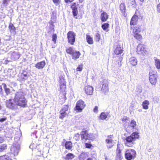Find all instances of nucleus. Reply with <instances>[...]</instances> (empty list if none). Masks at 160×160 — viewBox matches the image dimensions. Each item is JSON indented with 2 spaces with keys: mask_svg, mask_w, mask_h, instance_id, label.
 Returning a JSON list of instances; mask_svg holds the SVG:
<instances>
[{
  "mask_svg": "<svg viewBox=\"0 0 160 160\" xmlns=\"http://www.w3.org/2000/svg\"><path fill=\"white\" fill-rule=\"evenodd\" d=\"M89 128H83L79 134L78 133H76L74 137L75 140L77 141H81L82 143H84L86 148H90L93 147L91 142H86L87 140H91L92 139V134L88 133Z\"/></svg>",
  "mask_w": 160,
  "mask_h": 160,
  "instance_id": "nucleus-1",
  "label": "nucleus"
},
{
  "mask_svg": "<svg viewBox=\"0 0 160 160\" xmlns=\"http://www.w3.org/2000/svg\"><path fill=\"white\" fill-rule=\"evenodd\" d=\"M13 101L18 106L22 107H25L27 106V101L22 92H18L15 93Z\"/></svg>",
  "mask_w": 160,
  "mask_h": 160,
  "instance_id": "nucleus-2",
  "label": "nucleus"
},
{
  "mask_svg": "<svg viewBox=\"0 0 160 160\" xmlns=\"http://www.w3.org/2000/svg\"><path fill=\"white\" fill-rule=\"evenodd\" d=\"M139 133L136 132H132L131 135L126 137L125 139L124 144L126 146L128 147H133L135 143L134 141L139 138Z\"/></svg>",
  "mask_w": 160,
  "mask_h": 160,
  "instance_id": "nucleus-3",
  "label": "nucleus"
},
{
  "mask_svg": "<svg viewBox=\"0 0 160 160\" xmlns=\"http://www.w3.org/2000/svg\"><path fill=\"white\" fill-rule=\"evenodd\" d=\"M65 76L63 74L59 76V81L60 83V87L61 94L63 95V98L66 99V93L65 90H66V81L64 79Z\"/></svg>",
  "mask_w": 160,
  "mask_h": 160,
  "instance_id": "nucleus-4",
  "label": "nucleus"
},
{
  "mask_svg": "<svg viewBox=\"0 0 160 160\" xmlns=\"http://www.w3.org/2000/svg\"><path fill=\"white\" fill-rule=\"evenodd\" d=\"M66 51L67 53L72 55V59L74 60H76L81 55L79 51H76L72 47L66 49Z\"/></svg>",
  "mask_w": 160,
  "mask_h": 160,
  "instance_id": "nucleus-5",
  "label": "nucleus"
},
{
  "mask_svg": "<svg viewBox=\"0 0 160 160\" xmlns=\"http://www.w3.org/2000/svg\"><path fill=\"white\" fill-rule=\"evenodd\" d=\"M136 154V151L132 149H127L125 153V157L127 160H133Z\"/></svg>",
  "mask_w": 160,
  "mask_h": 160,
  "instance_id": "nucleus-6",
  "label": "nucleus"
},
{
  "mask_svg": "<svg viewBox=\"0 0 160 160\" xmlns=\"http://www.w3.org/2000/svg\"><path fill=\"white\" fill-rule=\"evenodd\" d=\"M157 72L152 70L149 72V80L151 84L155 85L157 82Z\"/></svg>",
  "mask_w": 160,
  "mask_h": 160,
  "instance_id": "nucleus-7",
  "label": "nucleus"
},
{
  "mask_svg": "<svg viewBox=\"0 0 160 160\" xmlns=\"http://www.w3.org/2000/svg\"><path fill=\"white\" fill-rule=\"evenodd\" d=\"M78 4L76 3L73 2L72 3L71 6V8L72 10V13L73 17L76 19H80L81 18H78L77 16L78 14Z\"/></svg>",
  "mask_w": 160,
  "mask_h": 160,
  "instance_id": "nucleus-8",
  "label": "nucleus"
},
{
  "mask_svg": "<svg viewBox=\"0 0 160 160\" xmlns=\"http://www.w3.org/2000/svg\"><path fill=\"white\" fill-rule=\"evenodd\" d=\"M75 34L72 31H69L67 33V38L69 43L73 45L75 41Z\"/></svg>",
  "mask_w": 160,
  "mask_h": 160,
  "instance_id": "nucleus-9",
  "label": "nucleus"
},
{
  "mask_svg": "<svg viewBox=\"0 0 160 160\" xmlns=\"http://www.w3.org/2000/svg\"><path fill=\"white\" fill-rule=\"evenodd\" d=\"M86 104L84 101L82 100H80L77 101L75 107V110L78 112H81L84 108Z\"/></svg>",
  "mask_w": 160,
  "mask_h": 160,
  "instance_id": "nucleus-10",
  "label": "nucleus"
},
{
  "mask_svg": "<svg viewBox=\"0 0 160 160\" xmlns=\"http://www.w3.org/2000/svg\"><path fill=\"white\" fill-rule=\"evenodd\" d=\"M68 112V105L63 106L62 110L60 111V118L63 119V118L67 115Z\"/></svg>",
  "mask_w": 160,
  "mask_h": 160,
  "instance_id": "nucleus-11",
  "label": "nucleus"
},
{
  "mask_svg": "<svg viewBox=\"0 0 160 160\" xmlns=\"http://www.w3.org/2000/svg\"><path fill=\"white\" fill-rule=\"evenodd\" d=\"M6 106L9 108L14 109L17 108V106L16 103H13L12 99H9L6 102Z\"/></svg>",
  "mask_w": 160,
  "mask_h": 160,
  "instance_id": "nucleus-12",
  "label": "nucleus"
},
{
  "mask_svg": "<svg viewBox=\"0 0 160 160\" xmlns=\"http://www.w3.org/2000/svg\"><path fill=\"white\" fill-rule=\"evenodd\" d=\"M4 121H0V131L3 130H4V132L6 134H8L11 132L10 131V128H8L7 126V124H5L3 123L2 122Z\"/></svg>",
  "mask_w": 160,
  "mask_h": 160,
  "instance_id": "nucleus-13",
  "label": "nucleus"
},
{
  "mask_svg": "<svg viewBox=\"0 0 160 160\" xmlns=\"http://www.w3.org/2000/svg\"><path fill=\"white\" fill-rule=\"evenodd\" d=\"M101 86V91L105 93L108 91V82L104 80L103 81L102 84Z\"/></svg>",
  "mask_w": 160,
  "mask_h": 160,
  "instance_id": "nucleus-14",
  "label": "nucleus"
},
{
  "mask_svg": "<svg viewBox=\"0 0 160 160\" xmlns=\"http://www.w3.org/2000/svg\"><path fill=\"white\" fill-rule=\"evenodd\" d=\"M28 77V72L25 70L22 71L18 74L19 79L20 80L23 81H24L25 80L27 79Z\"/></svg>",
  "mask_w": 160,
  "mask_h": 160,
  "instance_id": "nucleus-15",
  "label": "nucleus"
},
{
  "mask_svg": "<svg viewBox=\"0 0 160 160\" xmlns=\"http://www.w3.org/2000/svg\"><path fill=\"white\" fill-rule=\"evenodd\" d=\"M122 149L119 147L118 145H117V147L116 150V160H121L122 158Z\"/></svg>",
  "mask_w": 160,
  "mask_h": 160,
  "instance_id": "nucleus-16",
  "label": "nucleus"
},
{
  "mask_svg": "<svg viewBox=\"0 0 160 160\" xmlns=\"http://www.w3.org/2000/svg\"><path fill=\"white\" fill-rule=\"evenodd\" d=\"M137 52L139 54H143L146 51L143 45L141 44L138 45L137 48Z\"/></svg>",
  "mask_w": 160,
  "mask_h": 160,
  "instance_id": "nucleus-17",
  "label": "nucleus"
},
{
  "mask_svg": "<svg viewBox=\"0 0 160 160\" xmlns=\"http://www.w3.org/2000/svg\"><path fill=\"white\" fill-rule=\"evenodd\" d=\"M110 117L111 115L109 112H102L100 116V119L102 120L108 119H110Z\"/></svg>",
  "mask_w": 160,
  "mask_h": 160,
  "instance_id": "nucleus-18",
  "label": "nucleus"
},
{
  "mask_svg": "<svg viewBox=\"0 0 160 160\" xmlns=\"http://www.w3.org/2000/svg\"><path fill=\"white\" fill-rule=\"evenodd\" d=\"M112 135H108V138L107 139L105 140V142L107 144H110V145H107V147L108 148H110L113 146V145L112 144L113 140L112 139Z\"/></svg>",
  "mask_w": 160,
  "mask_h": 160,
  "instance_id": "nucleus-19",
  "label": "nucleus"
},
{
  "mask_svg": "<svg viewBox=\"0 0 160 160\" xmlns=\"http://www.w3.org/2000/svg\"><path fill=\"white\" fill-rule=\"evenodd\" d=\"M85 93L88 95H91L93 93V88L90 86H86L85 87Z\"/></svg>",
  "mask_w": 160,
  "mask_h": 160,
  "instance_id": "nucleus-20",
  "label": "nucleus"
},
{
  "mask_svg": "<svg viewBox=\"0 0 160 160\" xmlns=\"http://www.w3.org/2000/svg\"><path fill=\"white\" fill-rule=\"evenodd\" d=\"M64 144L65 148L68 150L71 149L72 147V143L71 141H67L64 143V142H62V145Z\"/></svg>",
  "mask_w": 160,
  "mask_h": 160,
  "instance_id": "nucleus-21",
  "label": "nucleus"
},
{
  "mask_svg": "<svg viewBox=\"0 0 160 160\" xmlns=\"http://www.w3.org/2000/svg\"><path fill=\"white\" fill-rule=\"evenodd\" d=\"M20 56V54L18 52H14L11 54V58L14 61L18 59Z\"/></svg>",
  "mask_w": 160,
  "mask_h": 160,
  "instance_id": "nucleus-22",
  "label": "nucleus"
},
{
  "mask_svg": "<svg viewBox=\"0 0 160 160\" xmlns=\"http://www.w3.org/2000/svg\"><path fill=\"white\" fill-rule=\"evenodd\" d=\"M46 63L44 61L39 62L35 65V67L38 69H41L43 68L45 65Z\"/></svg>",
  "mask_w": 160,
  "mask_h": 160,
  "instance_id": "nucleus-23",
  "label": "nucleus"
},
{
  "mask_svg": "<svg viewBox=\"0 0 160 160\" xmlns=\"http://www.w3.org/2000/svg\"><path fill=\"white\" fill-rule=\"evenodd\" d=\"M119 8L122 14L123 15L125 16L126 9L125 3H121L120 5Z\"/></svg>",
  "mask_w": 160,
  "mask_h": 160,
  "instance_id": "nucleus-24",
  "label": "nucleus"
},
{
  "mask_svg": "<svg viewBox=\"0 0 160 160\" xmlns=\"http://www.w3.org/2000/svg\"><path fill=\"white\" fill-rule=\"evenodd\" d=\"M108 15L105 12H103L101 14L100 18L101 21L103 22H105L108 18Z\"/></svg>",
  "mask_w": 160,
  "mask_h": 160,
  "instance_id": "nucleus-25",
  "label": "nucleus"
},
{
  "mask_svg": "<svg viewBox=\"0 0 160 160\" xmlns=\"http://www.w3.org/2000/svg\"><path fill=\"white\" fill-rule=\"evenodd\" d=\"M8 28L10 32L12 34L14 35L16 34V29L12 23H10L9 24Z\"/></svg>",
  "mask_w": 160,
  "mask_h": 160,
  "instance_id": "nucleus-26",
  "label": "nucleus"
},
{
  "mask_svg": "<svg viewBox=\"0 0 160 160\" xmlns=\"http://www.w3.org/2000/svg\"><path fill=\"white\" fill-rule=\"evenodd\" d=\"M138 16L136 15H134L132 17L131 19L130 22V25H135L138 20Z\"/></svg>",
  "mask_w": 160,
  "mask_h": 160,
  "instance_id": "nucleus-27",
  "label": "nucleus"
},
{
  "mask_svg": "<svg viewBox=\"0 0 160 160\" xmlns=\"http://www.w3.org/2000/svg\"><path fill=\"white\" fill-rule=\"evenodd\" d=\"M122 48L120 45H118L114 50V53L116 54L119 55L121 54L123 52Z\"/></svg>",
  "mask_w": 160,
  "mask_h": 160,
  "instance_id": "nucleus-28",
  "label": "nucleus"
},
{
  "mask_svg": "<svg viewBox=\"0 0 160 160\" xmlns=\"http://www.w3.org/2000/svg\"><path fill=\"white\" fill-rule=\"evenodd\" d=\"M130 64L132 66H135L137 64V60L135 57H131L129 59Z\"/></svg>",
  "mask_w": 160,
  "mask_h": 160,
  "instance_id": "nucleus-29",
  "label": "nucleus"
},
{
  "mask_svg": "<svg viewBox=\"0 0 160 160\" xmlns=\"http://www.w3.org/2000/svg\"><path fill=\"white\" fill-rule=\"evenodd\" d=\"M88 156L87 153L85 152H82L79 157V160H85Z\"/></svg>",
  "mask_w": 160,
  "mask_h": 160,
  "instance_id": "nucleus-30",
  "label": "nucleus"
},
{
  "mask_svg": "<svg viewBox=\"0 0 160 160\" xmlns=\"http://www.w3.org/2000/svg\"><path fill=\"white\" fill-rule=\"evenodd\" d=\"M142 29L140 25L135 26L133 29V33H139L141 31Z\"/></svg>",
  "mask_w": 160,
  "mask_h": 160,
  "instance_id": "nucleus-31",
  "label": "nucleus"
},
{
  "mask_svg": "<svg viewBox=\"0 0 160 160\" xmlns=\"http://www.w3.org/2000/svg\"><path fill=\"white\" fill-rule=\"evenodd\" d=\"M2 85L6 95H8L11 92L10 88L7 86L6 84L4 83H3Z\"/></svg>",
  "mask_w": 160,
  "mask_h": 160,
  "instance_id": "nucleus-32",
  "label": "nucleus"
},
{
  "mask_svg": "<svg viewBox=\"0 0 160 160\" xmlns=\"http://www.w3.org/2000/svg\"><path fill=\"white\" fill-rule=\"evenodd\" d=\"M75 157L74 155L71 153H68L66 156V157L64 158L65 160H69L70 159L73 158Z\"/></svg>",
  "mask_w": 160,
  "mask_h": 160,
  "instance_id": "nucleus-33",
  "label": "nucleus"
},
{
  "mask_svg": "<svg viewBox=\"0 0 160 160\" xmlns=\"http://www.w3.org/2000/svg\"><path fill=\"white\" fill-rule=\"evenodd\" d=\"M0 160H13L12 158L8 155H5L0 156Z\"/></svg>",
  "mask_w": 160,
  "mask_h": 160,
  "instance_id": "nucleus-34",
  "label": "nucleus"
},
{
  "mask_svg": "<svg viewBox=\"0 0 160 160\" xmlns=\"http://www.w3.org/2000/svg\"><path fill=\"white\" fill-rule=\"evenodd\" d=\"M87 41L89 44H92L93 43V40L92 38L89 35H87L86 36Z\"/></svg>",
  "mask_w": 160,
  "mask_h": 160,
  "instance_id": "nucleus-35",
  "label": "nucleus"
},
{
  "mask_svg": "<svg viewBox=\"0 0 160 160\" xmlns=\"http://www.w3.org/2000/svg\"><path fill=\"white\" fill-rule=\"evenodd\" d=\"M149 103L148 101L147 100H145L144 101L142 104L143 108L147 109L148 108V105L149 104Z\"/></svg>",
  "mask_w": 160,
  "mask_h": 160,
  "instance_id": "nucleus-36",
  "label": "nucleus"
},
{
  "mask_svg": "<svg viewBox=\"0 0 160 160\" xmlns=\"http://www.w3.org/2000/svg\"><path fill=\"white\" fill-rule=\"evenodd\" d=\"M155 65L157 68L160 71V60L158 59H155Z\"/></svg>",
  "mask_w": 160,
  "mask_h": 160,
  "instance_id": "nucleus-37",
  "label": "nucleus"
},
{
  "mask_svg": "<svg viewBox=\"0 0 160 160\" xmlns=\"http://www.w3.org/2000/svg\"><path fill=\"white\" fill-rule=\"evenodd\" d=\"M133 36L138 41H140L142 38V35L139 33H134Z\"/></svg>",
  "mask_w": 160,
  "mask_h": 160,
  "instance_id": "nucleus-38",
  "label": "nucleus"
},
{
  "mask_svg": "<svg viewBox=\"0 0 160 160\" xmlns=\"http://www.w3.org/2000/svg\"><path fill=\"white\" fill-rule=\"evenodd\" d=\"M136 123L135 121H131L129 123V126L133 128H134L136 127Z\"/></svg>",
  "mask_w": 160,
  "mask_h": 160,
  "instance_id": "nucleus-39",
  "label": "nucleus"
},
{
  "mask_svg": "<svg viewBox=\"0 0 160 160\" xmlns=\"http://www.w3.org/2000/svg\"><path fill=\"white\" fill-rule=\"evenodd\" d=\"M109 24L107 23H104L102 25V28L104 30L107 31L106 30L108 28Z\"/></svg>",
  "mask_w": 160,
  "mask_h": 160,
  "instance_id": "nucleus-40",
  "label": "nucleus"
},
{
  "mask_svg": "<svg viewBox=\"0 0 160 160\" xmlns=\"http://www.w3.org/2000/svg\"><path fill=\"white\" fill-rule=\"evenodd\" d=\"M7 146L6 144H2L0 145V152H3L7 149Z\"/></svg>",
  "mask_w": 160,
  "mask_h": 160,
  "instance_id": "nucleus-41",
  "label": "nucleus"
},
{
  "mask_svg": "<svg viewBox=\"0 0 160 160\" xmlns=\"http://www.w3.org/2000/svg\"><path fill=\"white\" fill-rule=\"evenodd\" d=\"M129 5H131L132 7L135 8L136 7L137 4L136 3V2H135V0L131 2H130L128 3Z\"/></svg>",
  "mask_w": 160,
  "mask_h": 160,
  "instance_id": "nucleus-42",
  "label": "nucleus"
},
{
  "mask_svg": "<svg viewBox=\"0 0 160 160\" xmlns=\"http://www.w3.org/2000/svg\"><path fill=\"white\" fill-rule=\"evenodd\" d=\"M100 38V35L98 33H96L95 35V40L96 42H98Z\"/></svg>",
  "mask_w": 160,
  "mask_h": 160,
  "instance_id": "nucleus-43",
  "label": "nucleus"
},
{
  "mask_svg": "<svg viewBox=\"0 0 160 160\" xmlns=\"http://www.w3.org/2000/svg\"><path fill=\"white\" fill-rule=\"evenodd\" d=\"M57 39V35L56 34H54L52 36V40L55 43H56V40Z\"/></svg>",
  "mask_w": 160,
  "mask_h": 160,
  "instance_id": "nucleus-44",
  "label": "nucleus"
},
{
  "mask_svg": "<svg viewBox=\"0 0 160 160\" xmlns=\"http://www.w3.org/2000/svg\"><path fill=\"white\" fill-rule=\"evenodd\" d=\"M82 65H79L78 67L77 68L76 70L77 71H81L82 70Z\"/></svg>",
  "mask_w": 160,
  "mask_h": 160,
  "instance_id": "nucleus-45",
  "label": "nucleus"
},
{
  "mask_svg": "<svg viewBox=\"0 0 160 160\" xmlns=\"http://www.w3.org/2000/svg\"><path fill=\"white\" fill-rule=\"evenodd\" d=\"M137 92L138 93H141L142 92V89L140 87H137L136 89Z\"/></svg>",
  "mask_w": 160,
  "mask_h": 160,
  "instance_id": "nucleus-46",
  "label": "nucleus"
},
{
  "mask_svg": "<svg viewBox=\"0 0 160 160\" xmlns=\"http://www.w3.org/2000/svg\"><path fill=\"white\" fill-rule=\"evenodd\" d=\"M9 62V61L7 59H3L2 61V62L3 63L7 64Z\"/></svg>",
  "mask_w": 160,
  "mask_h": 160,
  "instance_id": "nucleus-47",
  "label": "nucleus"
},
{
  "mask_svg": "<svg viewBox=\"0 0 160 160\" xmlns=\"http://www.w3.org/2000/svg\"><path fill=\"white\" fill-rule=\"evenodd\" d=\"M3 4L4 6H7L8 4L7 0H3Z\"/></svg>",
  "mask_w": 160,
  "mask_h": 160,
  "instance_id": "nucleus-48",
  "label": "nucleus"
},
{
  "mask_svg": "<svg viewBox=\"0 0 160 160\" xmlns=\"http://www.w3.org/2000/svg\"><path fill=\"white\" fill-rule=\"evenodd\" d=\"M157 10L158 12L160 13V4H159L157 5Z\"/></svg>",
  "mask_w": 160,
  "mask_h": 160,
  "instance_id": "nucleus-49",
  "label": "nucleus"
},
{
  "mask_svg": "<svg viewBox=\"0 0 160 160\" xmlns=\"http://www.w3.org/2000/svg\"><path fill=\"white\" fill-rule=\"evenodd\" d=\"M93 111L95 112H98V107L97 106H95L93 109Z\"/></svg>",
  "mask_w": 160,
  "mask_h": 160,
  "instance_id": "nucleus-50",
  "label": "nucleus"
},
{
  "mask_svg": "<svg viewBox=\"0 0 160 160\" xmlns=\"http://www.w3.org/2000/svg\"><path fill=\"white\" fill-rule=\"evenodd\" d=\"M54 3H58L59 2V0H53Z\"/></svg>",
  "mask_w": 160,
  "mask_h": 160,
  "instance_id": "nucleus-51",
  "label": "nucleus"
},
{
  "mask_svg": "<svg viewBox=\"0 0 160 160\" xmlns=\"http://www.w3.org/2000/svg\"><path fill=\"white\" fill-rule=\"evenodd\" d=\"M74 0H65V1L66 3H68V2H71Z\"/></svg>",
  "mask_w": 160,
  "mask_h": 160,
  "instance_id": "nucleus-52",
  "label": "nucleus"
},
{
  "mask_svg": "<svg viewBox=\"0 0 160 160\" xmlns=\"http://www.w3.org/2000/svg\"><path fill=\"white\" fill-rule=\"evenodd\" d=\"M7 119V118L4 117L1 118H0V120H6Z\"/></svg>",
  "mask_w": 160,
  "mask_h": 160,
  "instance_id": "nucleus-53",
  "label": "nucleus"
},
{
  "mask_svg": "<svg viewBox=\"0 0 160 160\" xmlns=\"http://www.w3.org/2000/svg\"><path fill=\"white\" fill-rule=\"evenodd\" d=\"M118 65L119 66V67H120L121 66V61H120V62H118Z\"/></svg>",
  "mask_w": 160,
  "mask_h": 160,
  "instance_id": "nucleus-54",
  "label": "nucleus"
},
{
  "mask_svg": "<svg viewBox=\"0 0 160 160\" xmlns=\"http://www.w3.org/2000/svg\"><path fill=\"white\" fill-rule=\"evenodd\" d=\"M2 91V88L1 86L0 85V93Z\"/></svg>",
  "mask_w": 160,
  "mask_h": 160,
  "instance_id": "nucleus-55",
  "label": "nucleus"
},
{
  "mask_svg": "<svg viewBox=\"0 0 160 160\" xmlns=\"http://www.w3.org/2000/svg\"><path fill=\"white\" fill-rule=\"evenodd\" d=\"M86 160H92V158H88Z\"/></svg>",
  "mask_w": 160,
  "mask_h": 160,
  "instance_id": "nucleus-56",
  "label": "nucleus"
},
{
  "mask_svg": "<svg viewBox=\"0 0 160 160\" xmlns=\"http://www.w3.org/2000/svg\"><path fill=\"white\" fill-rule=\"evenodd\" d=\"M79 1L81 2H82L83 1V0H79Z\"/></svg>",
  "mask_w": 160,
  "mask_h": 160,
  "instance_id": "nucleus-57",
  "label": "nucleus"
},
{
  "mask_svg": "<svg viewBox=\"0 0 160 160\" xmlns=\"http://www.w3.org/2000/svg\"><path fill=\"white\" fill-rule=\"evenodd\" d=\"M140 1H141V2H142L143 1V0H139Z\"/></svg>",
  "mask_w": 160,
  "mask_h": 160,
  "instance_id": "nucleus-58",
  "label": "nucleus"
},
{
  "mask_svg": "<svg viewBox=\"0 0 160 160\" xmlns=\"http://www.w3.org/2000/svg\"><path fill=\"white\" fill-rule=\"evenodd\" d=\"M124 119V120H126V118Z\"/></svg>",
  "mask_w": 160,
  "mask_h": 160,
  "instance_id": "nucleus-59",
  "label": "nucleus"
}]
</instances>
